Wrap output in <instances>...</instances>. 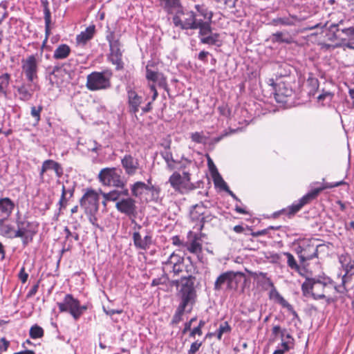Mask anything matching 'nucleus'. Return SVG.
Wrapping results in <instances>:
<instances>
[{
	"label": "nucleus",
	"mask_w": 354,
	"mask_h": 354,
	"mask_svg": "<svg viewBox=\"0 0 354 354\" xmlns=\"http://www.w3.org/2000/svg\"><path fill=\"white\" fill-rule=\"evenodd\" d=\"M180 283L181 288L179 295L181 302L172 318L171 323L173 324H177L182 320V317L186 308L189 307L188 310L190 311L194 302L195 290L191 277H183Z\"/></svg>",
	"instance_id": "f257e3e1"
},
{
	"label": "nucleus",
	"mask_w": 354,
	"mask_h": 354,
	"mask_svg": "<svg viewBox=\"0 0 354 354\" xmlns=\"http://www.w3.org/2000/svg\"><path fill=\"white\" fill-rule=\"evenodd\" d=\"M122 170L116 167H106L102 169L97 178L102 185L123 189L126 186V181L122 176Z\"/></svg>",
	"instance_id": "f03ea898"
},
{
	"label": "nucleus",
	"mask_w": 354,
	"mask_h": 354,
	"mask_svg": "<svg viewBox=\"0 0 354 354\" xmlns=\"http://www.w3.org/2000/svg\"><path fill=\"white\" fill-rule=\"evenodd\" d=\"M112 73L108 70L94 71L86 77V87L91 91L106 90L111 87Z\"/></svg>",
	"instance_id": "7ed1b4c3"
},
{
	"label": "nucleus",
	"mask_w": 354,
	"mask_h": 354,
	"mask_svg": "<svg viewBox=\"0 0 354 354\" xmlns=\"http://www.w3.org/2000/svg\"><path fill=\"white\" fill-rule=\"evenodd\" d=\"M197 15L192 10L185 8L179 10L173 17V22L176 27L182 30H196L202 19H197Z\"/></svg>",
	"instance_id": "20e7f679"
},
{
	"label": "nucleus",
	"mask_w": 354,
	"mask_h": 354,
	"mask_svg": "<svg viewBox=\"0 0 354 354\" xmlns=\"http://www.w3.org/2000/svg\"><path fill=\"white\" fill-rule=\"evenodd\" d=\"M40 55L34 54L27 56L21 60V69L30 83H33L38 78L39 65L41 62Z\"/></svg>",
	"instance_id": "39448f33"
},
{
	"label": "nucleus",
	"mask_w": 354,
	"mask_h": 354,
	"mask_svg": "<svg viewBox=\"0 0 354 354\" xmlns=\"http://www.w3.org/2000/svg\"><path fill=\"white\" fill-rule=\"evenodd\" d=\"M170 185L176 192L181 194L187 193L195 188L191 182L189 171H184L183 174L174 172L169 178Z\"/></svg>",
	"instance_id": "423d86ee"
},
{
	"label": "nucleus",
	"mask_w": 354,
	"mask_h": 354,
	"mask_svg": "<svg viewBox=\"0 0 354 354\" xmlns=\"http://www.w3.org/2000/svg\"><path fill=\"white\" fill-rule=\"evenodd\" d=\"M331 286H327L325 283L315 279L306 278L303 283L301 289L304 295L311 294L316 299H322L325 297V293Z\"/></svg>",
	"instance_id": "0eeeda50"
},
{
	"label": "nucleus",
	"mask_w": 354,
	"mask_h": 354,
	"mask_svg": "<svg viewBox=\"0 0 354 354\" xmlns=\"http://www.w3.org/2000/svg\"><path fill=\"white\" fill-rule=\"evenodd\" d=\"M57 306L60 312L68 311L75 320H77L86 310V306H81L80 301L70 294L65 296L62 302L57 303Z\"/></svg>",
	"instance_id": "6e6552de"
},
{
	"label": "nucleus",
	"mask_w": 354,
	"mask_h": 354,
	"mask_svg": "<svg viewBox=\"0 0 354 354\" xmlns=\"http://www.w3.org/2000/svg\"><path fill=\"white\" fill-rule=\"evenodd\" d=\"M146 78L149 82H152L149 86L153 92L152 100L154 101L158 97V92L156 88L155 84L160 87L165 88L167 86V79L164 75L155 70V66L149 63L146 66Z\"/></svg>",
	"instance_id": "1a4fd4ad"
},
{
	"label": "nucleus",
	"mask_w": 354,
	"mask_h": 354,
	"mask_svg": "<svg viewBox=\"0 0 354 354\" xmlns=\"http://www.w3.org/2000/svg\"><path fill=\"white\" fill-rule=\"evenodd\" d=\"M17 230L14 232V236L21 238L23 243L27 245L32 241V236L36 233V227L32 223L20 218L16 221Z\"/></svg>",
	"instance_id": "9d476101"
},
{
	"label": "nucleus",
	"mask_w": 354,
	"mask_h": 354,
	"mask_svg": "<svg viewBox=\"0 0 354 354\" xmlns=\"http://www.w3.org/2000/svg\"><path fill=\"white\" fill-rule=\"evenodd\" d=\"M344 184H345V182L343 180L336 183H326L322 187L312 190L310 192L304 196L297 203H293L290 207V212L291 214H295L299 211L304 205L309 203L310 201L315 198L321 191L325 189L338 187Z\"/></svg>",
	"instance_id": "9b49d317"
},
{
	"label": "nucleus",
	"mask_w": 354,
	"mask_h": 354,
	"mask_svg": "<svg viewBox=\"0 0 354 354\" xmlns=\"http://www.w3.org/2000/svg\"><path fill=\"white\" fill-rule=\"evenodd\" d=\"M212 22L203 21V20L198 24V37L200 41L204 44L215 45L219 41L220 35L218 33L212 32Z\"/></svg>",
	"instance_id": "f8f14e48"
},
{
	"label": "nucleus",
	"mask_w": 354,
	"mask_h": 354,
	"mask_svg": "<svg viewBox=\"0 0 354 354\" xmlns=\"http://www.w3.org/2000/svg\"><path fill=\"white\" fill-rule=\"evenodd\" d=\"M106 39L109 41L110 48V54L109 59L111 63L116 66L117 69H120L123 67L122 61V52L120 50V44L118 39H115V35L111 32L106 36Z\"/></svg>",
	"instance_id": "ddd939ff"
},
{
	"label": "nucleus",
	"mask_w": 354,
	"mask_h": 354,
	"mask_svg": "<svg viewBox=\"0 0 354 354\" xmlns=\"http://www.w3.org/2000/svg\"><path fill=\"white\" fill-rule=\"evenodd\" d=\"M86 214L97 213L99 208V195L94 190H88L80 201Z\"/></svg>",
	"instance_id": "4468645a"
},
{
	"label": "nucleus",
	"mask_w": 354,
	"mask_h": 354,
	"mask_svg": "<svg viewBox=\"0 0 354 354\" xmlns=\"http://www.w3.org/2000/svg\"><path fill=\"white\" fill-rule=\"evenodd\" d=\"M184 259L180 255L173 252L167 261L163 262V270L165 272H173L174 275L179 274L183 269Z\"/></svg>",
	"instance_id": "2eb2a0df"
},
{
	"label": "nucleus",
	"mask_w": 354,
	"mask_h": 354,
	"mask_svg": "<svg viewBox=\"0 0 354 354\" xmlns=\"http://www.w3.org/2000/svg\"><path fill=\"white\" fill-rule=\"evenodd\" d=\"M115 208L119 212L129 217L135 216L137 213L136 201L129 195L118 201L115 203Z\"/></svg>",
	"instance_id": "dca6fc26"
},
{
	"label": "nucleus",
	"mask_w": 354,
	"mask_h": 354,
	"mask_svg": "<svg viewBox=\"0 0 354 354\" xmlns=\"http://www.w3.org/2000/svg\"><path fill=\"white\" fill-rule=\"evenodd\" d=\"M299 257L301 261L310 260L317 257L318 245L311 241H306L299 246Z\"/></svg>",
	"instance_id": "f3484780"
},
{
	"label": "nucleus",
	"mask_w": 354,
	"mask_h": 354,
	"mask_svg": "<svg viewBox=\"0 0 354 354\" xmlns=\"http://www.w3.org/2000/svg\"><path fill=\"white\" fill-rule=\"evenodd\" d=\"M133 241L137 249L147 250L153 244V238L150 232H147L142 236L140 232L135 231L133 233Z\"/></svg>",
	"instance_id": "a211bd4d"
},
{
	"label": "nucleus",
	"mask_w": 354,
	"mask_h": 354,
	"mask_svg": "<svg viewBox=\"0 0 354 354\" xmlns=\"http://www.w3.org/2000/svg\"><path fill=\"white\" fill-rule=\"evenodd\" d=\"M121 163L126 174L129 176L134 175L139 168V162L138 159L129 154H127L123 157L121 160Z\"/></svg>",
	"instance_id": "6ab92c4d"
},
{
	"label": "nucleus",
	"mask_w": 354,
	"mask_h": 354,
	"mask_svg": "<svg viewBox=\"0 0 354 354\" xmlns=\"http://www.w3.org/2000/svg\"><path fill=\"white\" fill-rule=\"evenodd\" d=\"M14 202L9 198H0V220H8L14 208Z\"/></svg>",
	"instance_id": "aec40b11"
},
{
	"label": "nucleus",
	"mask_w": 354,
	"mask_h": 354,
	"mask_svg": "<svg viewBox=\"0 0 354 354\" xmlns=\"http://www.w3.org/2000/svg\"><path fill=\"white\" fill-rule=\"evenodd\" d=\"M100 147L95 140L92 139H86L84 142L80 140L77 143V149L82 153H87L88 151L97 152Z\"/></svg>",
	"instance_id": "412c9836"
},
{
	"label": "nucleus",
	"mask_w": 354,
	"mask_h": 354,
	"mask_svg": "<svg viewBox=\"0 0 354 354\" xmlns=\"http://www.w3.org/2000/svg\"><path fill=\"white\" fill-rule=\"evenodd\" d=\"M95 32V26L94 25L89 26L84 31L81 32V33L77 36V44L78 45H84L93 37Z\"/></svg>",
	"instance_id": "4be33fe9"
},
{
	"label": "nucleus",
	"mask_w": 354,
	"mask_h": 354,
	"mask_svg": "<svg viewBox=\"0 0 354 354\" xmlns=\"http://www.w3.org/2000/svg\"><path fill=\"white\" fill-rule=\"evenodd\" d=\"M128 99L130 111L134 113H137L142 103V97L136 91L129 90L128 91Z\"/></svg>",
	"instance_id": "5701e85b"
},
{
	"label": "nucleus",
	"mask_w": 354,
	"mask_h": 354,
	"mask_svg": "<svg viewBox=\"0 0 354 354\" xmlns=\"http://www.w3.org/2000/svg\"><path fill=\"white\" fill-rule=\"evenodd\" d=\"M101 194L102 195L103 198L106 201L115 202L116 203L121 199L120 198L121 196H128L129 193L127 189L123 188L122 191L113 189L108 193L101 192Z\"/></svg>",
	"instance_id": "b1692460"
},
{
	"label": "nucleus",
	"mask_w": 354,
	"mask_h": 354,
	"mask_svg": "<svg viewBox=\"0 0 354 354\" xmlns=\"http://www.w3.org/2000/svg\"><path fill=\"white\" fill-rule=\"evenodd\" d=\"M17 92L21 100L28 101L32 97L34 89L32 88L31 83L29 82V84H22L19 86Z\"/></svg>",
	"instance_id": "393cba45"
},
{
	"label": "nucleus",
	"mask_w": 354,
	"mask_h": 354,
	"mask_svg": "<svg viewBox=\"0 0 354 354\" xmlns=\"http://www.w3.org/2000/svg\"><path fill=\"white\" fill-rule=\"evenodd\" d=\"M235 278V274L233 272H226L221 274L214 283V289L220 290L225 283H230Z\"/></svg>",
	"instance_id": "a878e982"
},
{
	"label": "nucleus",
	"mask_w": 354,
	"mask_h": 354,
	"mask_svg": "<svg viewBox=\"0 0 354 354\" xmlns=\"http://www.w3.org/2000/svg\"><path fill=\"white\" fill-rule=\"evenodd\" d=\"M275 98L277 101H283V97L291 96L292 90L288 87L284 83H279L277 88H274Z\"/></svg>",
	"instance_id": "bb28decb"
},
{
	"label": "nucleus",
	"mask_w": 354,
	"mask_h": 354,
	"mask_svg": "<svg viewBox=\"0 0 354 354\" xmlns=\"http://www.w3.org/2000/svg\"><path fill=\"white\" fill-rule=\"evenodd\" d=\"M293 346V339L289 334L281 338V344L278 349L275 350L272 354H283L288 351Z\"/></svg>",
	"instance_id": "cd10ccee"
},
{
	"label": "nucleus",
	"mask_w": 354,
	"mask_h": 354,
	"mask_svg": "<svg viewBox=\"0 0 354 354\" xmlns=\"http://www.w3.org/2000/svg\"><path fill=\"white\" fill-rule=\"evenodd\" d=\"M194 8L198 12L199 16L203 17V21L212 22L213 17V12L209 10L207 7L204 4H196Z\"/></svg>",
	"instance_id": "c85d7f7f"
},
{
	"label": "nucleus",
	"mask_w": 354,
	"mask_h": 354,
	"mask_svg": "<svg viewBox=\"0 0 354 354\" xmlns=\"http://www.w3.org/2000/svg\"><path fill=\"white\" fill-rule=\"evenodd\" d=\"M149 186L141 181H137L131 185V194L135 197H140L145 192H148Z\"/></svg>",
	"instance_id": "c756f323"
},
{
	"label": "nucleus",
	"mask_w": 354,
	"mask_h": 354,
	"mask_svg": "<svg viewBox=\"0 0 354 354\" xmlns=\"http://www.w3.org/2000/svg\"><path fill=\"white\" fill-rule=\"evenodd\" d=\"M71 53V48L66 44H61L57 46L53 53L55 59H63L68 57Z\"/></svg>",
	"instance_id": "7c9ffc66"
},
{
	"label": "nucleus",
	"mask_w": 354,
	"mask_h": 354,
	"mask_svg": "<svg viewBox=\"0 0 354 354\" xmlns=\"http://www.w3.org/2000/svg\"><path fill=\"white\" fill-rule=\"evenodd\" d=\"M44 20H45V32H46V39L41 46V54H42L43 48L45 46V44L48 39V37H49L50 34V12L47 6H45L44 8Z\"/></svg>",
	"instance_id": "2f4dec72"
},
{
	"label": "nucleus",
	"mask_w": 354,
	"mask_h": 354,
	"mask_svg": "<svg viewBox=\"0 0 354 354\" xmlns=\"http://www.w3.org/2000/svg\"><path fill=\"white\" fill-rule=\"evenodd\" d=\"M205 214V206L203 204L195 205L190 212V218L192 221H201V217Z\"/></svg>",
	"instance_id": "473e14b6"
},
{
	"label": "nucleus",
	"mask_w": 354,
	"mask_h": 354,
	"mask_svg": "<svg viewBox=\"0 0 354 354\" xmlns=\"http://www.w3.org/2000/svg\"><path fill=\"white\" fill-rule=\"evenodd\" d=\"M6 221V220H0V234L8 238H16L14 236V232L16 230H14L10 225L5 224Z\"/></svg>",
	"instance_id": "72a5a7b5"
},
{
	"label": "nucleus",
	"mask_w": 354,
	"mask_h": 354,
	"mask_svg": "<svg viewBox=\"0 0 354 354\" xmlns=\"http://www.w3.org/2000/svg\"><path fill=\"white\" fill-rule=\"evenodd\" d=\"M284 255L287 257V264L292 269L297 271L299 274L304 275L301 269L297 264L293 255L289 252H284Z\"/></svg>",
	"instance_id": "f704fd0d"
},
{
	"label": "nucleus",
	"mask_w": 354,
	"mask_h": 354,
	"mask_svg": "<svg viewBox=\"0 0 354 354\" xmlns=\"http://www.w3.org/2000/svg\"><path fill=\"white\" fill-rule=\"evenodd\" d=\"M272 40L276 42H284L290 44L292 41V38L287 33L283 32H277L272 35Z\"/></svg>",
	"instance_id": "c9c22d12"
},
{
	"label": "nucleus",
	"mask_w": 354,
	"mask_h": 354,
	"mask_svg": "<svg viewBox=\"0 0 354 354\" xmlns=\"http://www.w3.org/2000/svg\"><path fill=\"white\" fill-rule=\"evenodd\" d=\"M212 177L214 179V183L216 186L221 187L224 190H227V185L226 183L223 180L221 176L218 174L216 169L215 171H212Z\"/></svg>",
	"instance_id": "e433bc0d"
},
{
	"label": "nucleus",
	"mask_w": 354,
	"mask_h": 354,
	"mask_svg": "<svg viewBox=\"0 0 354 354\" xmlns=\"http://www.w3.org/2000/svg\"><path fill=\"white\" fill-rule=\"evenodd\" d=\"M185 246L192 253L197 254L201 252L202 246L201 244L194 239L189 245L186 244Z\"/></svg>",
	"instance_id": "4c0bfd02"
},
{
	"label": "nucleus",
	"mask_w": 354,
	"mask_h": 354,
	"mask_svg": "<svg viewBox=\"0 0 354 354\" xmlns=\"http://www.w3.org/2000/svg\"><path fill=\"white\" fill-rule=\"evenodd\" d=\"M44 335V330L41 327L34 325L30 329V336L33 339L40 338Z\"/></svg>",
	"instance_id": "58836bf2"
},
{
	"label": "nucleus",
	"mask_w": 354,
	"mask_h": 354,
	"mask_svg": "<svg viewBox=\"0 0 354 354\" xmlns=\"http://www.w3.org/2000/svg\"><path fill=\"white\" fill-rule=\"evenodd\" d=\"M213 218H214V216L212 214L209 209H207L205 207V214H203V217H201V221L198 225V230H201L203 227V224L205 223L211 221L213 219Z\"/></svg>",
	"instance_id": "ea45409f"
},
{
	"label": "nucleus",
	"mask_w": 354,
	"mask_h": 354,
	"mask_svg": "<svg viewBox=\"0 0 354 354\" xmlns=\"http://www.w3.org/2000/svg\"><path fill=\"white\" fill-rule=\"evenodd\" d=\"M148 192H150V194H151V201L158 202L160 200V187H156V186H153V185L149 186Z\"/></svg>",
	"instance_id": "a19ab883"
},
{
	"label": "nucleus",
	"mask_w": 354,
	"mask_h": 354,
	"mask_svg": "<svg viewBox=\"0 0 354 354\" xmlns=\"http://www.w3.org/2000/svg\"><path fill=\"white\" fill-rule=\"evenodd\" d=\"M192 140L196 143H205L206 142V137L203 132H194L190 134Z\"/></svg>",
	"instance_id": "79ce46f5"
},
{
	"label": "nucleus",
	"mask_w": 354,
	"mask_h": 354,
	"mask_svg": "<svg viewBox=\"0 0 354 354\" xmlns=\"http://www.w3.org/2000/svg\"><path fill=\"white\" fill-rule=\"evenodd\" d=\"M231 330V328L230 326H229V324H227V322H223V324H221L218 328V329L217 330V338L218 339H221V337H222V335L224 334V333H230Z\"/></svg>",
	"instance_id": "37998d69"
},
{
	"label": "nucleus",
	"mask_w": 354,
	"mask_h": 354,
	"mask_svg": "<svg viewBox=\"0 0 354 354\" xmlns=\"http://www.w3.org/2000/svg\"><path fill=\"white\" fill-rule=\"evenodd\" d=\"M160 4L165 8H171L177 7L180 3V0H159Z\"/></svg>",
	"instance_id": "c03bdc74"
},
{
	"label": "nucleus",
	"mask_w": 354,
	"mask_h": 354,
	"mask_svg": "<svg viewBox=\"0 0 354 354\" xmlns=\"http://www.w3.org/2000/svg\"><path fill=\"white\" fill-rule=\"evenodd\" d=\"M272 333L274 337L281 335V338L286 335V330H282L279 326H274L272 329Z\"/></svg>",
	"instance_id": "a18cd8bd"
},
{
	"label": "nucleus",
	"mask_w": 354,
	"mask_h": 354,
	"mask_svg": "<svg viewBox=\"0 0 354 354\" xmlns=\"http://www.w3.org/2000/svg\"><path fill=\"white\" fill-rule=\"evenodd\" d=\"M41 110L42 108L41 106H39L38 108L32 106L31 108V115L35 118L37 122H38L40 120V113Z\"/></svg>",
	"instance_id": "49530a36"
},
{
	"label": "nucleus",
	"mask_w": 354,
	"mask_h": 354,
	"mask_svg": "<svg viewBox=\"0 0 354 354\" xmlns=\"http://www.w3.org/2000/svg\"><path fill=\"white\" fill-rule=\"evenodd\" d=\"M277 228L278 227H274L272 226H270L269 227H268L266 229L252 232V236H254V237H257V236H259L266 235V234H268V231L270 229H277Z\"/></svg>",
	"instance_id": "de8ad7c7"
},
{
	"label": "nucleus",
	"mask_w": 354,
	"mask_h": 354,
	"mask_svg": "<svg viewBox=\"0 0 354 354\" xmlns=\"http://www.w3.org/2000/svg\"><path fill=\"white\" fill-rule=\"evenodd\" d=\"M66 191L65 189V187L63 186L62 187V190L61 198H60V200L59 201V205L60 206V209L62 208V207H65L66 205Z\"/></svg>",
	"instance_id": "09e8293b"
},
{
	"label": "nucleus",
	"mask_w": 354,
	"mask_h": 354,
	"mask_svg": "<svg viewBox=\"0 0 354 354\" xmlns=\"http://www.w3.org/2000/svg\"><path fill=\"white\" fill-rule=\"evenodd\" d=\"M48 162H55V161L53 160H45L43 162V165H42V167H41V171H40V176L41 177L43 176L44 173L46 172L47 170L52 169V165L51 164L46 165Z\"/></svg>",
	"instance_id": "8fccbe9b"
},
{
	"label": "nucleus",
	"mask_w": 354,
	"mask_h": 354,
	"mask_svg": "<svg viewBox=\"0 0 354 354\" xmlns=\"http://www.w3.org/2000/svg\"><path fill=\"white\" fill-rule=\"evenodd\" d=\"M62 73V71H61L58 68L53 69V72L50 73V74L49 75V80L52 84H54L55 83L58 84V82L54 81L53 77H56L58 75L61 74Z\"/></svg>",
	"instance_id": "3c124183"
},
{
	"label": "nucleus",
	"mask_w": 354,
	"mask_h": 354,
	"mask_svg": "<svg viewBox=\"0 0 354 354\" xmlns=\"http://www.w3.org/2000/svg\"><path fill=\"white\" fill-rule=\"evenodd\" d=\"M48 164L52 165V169H53L55 171V173L57 174V175L58 176H59L62 174L61 167L57 162H56L55 161V162H48L46 165H48Z\"/></svg>",
	"instance_id": "603ef678"
},
{
	"label": "nucleus",
	"mask_w": 354,
	"mask_h": 354,
	"mask_svg": "<svg viewBox=\"0 0 354 354\" xmlns=\"http://www.w3.org/2000/svg\"><path fill=\"white\" fill-rule=\"evenodd\" d=\"M28 277V274L26 272L24 267H22L19 273V278L22 283H26Z\"/></svg>",
	"instance_id": "864d4df0"
},
{
	"label": "nucleus",
	"mask_w": 354,
	"mask_h": 354,
	"mask_svg": "<svg viewBox=\"0 0 354 354\" xmlns=\"http://www.w3.org/2000/svg\"><path fill=\"white\" fill-rule=\"evenodd\" d=\"M9 346V342L5 338L0 339V353L6 352Z\"/></svg>",
	"instance_id": "5fc2aeb1"
},
{
	"label": "nucleus",
	"mask_w": 354,
	"mask_h": 354,
	"mask_svg": "<svg viewBox=\"0 0 354 354\" xmlns=\"http://www.w3.org/2000/svg\"><path fill=\"white\" fill-rule=\"evenodd\" d=\"M342 32L348 36L351 39H354V27L344 28Z\"/></svg>",
	"instance_id": "6e6d98bb"
},
{
	"label": "nucleus",
	"mask_w": 354,
	"mask_h": 354,
	"mask_svg": "<svg viewBox=\"0 0 354 354\" xmlns=\"http://www.w3.org/2000/svg\"><path fill=\"white\" fill-rule=\"evenodd\" d=\"M277 24H280L285 26H292L293 25L292 21H291L288 18H279L275 20Z\"/></svg>",
	"instance_id": "4d7b16f0"
},
{
	"label": "nucleus",
	"mask_w": 354,
	"mask_h": 354,
	"mask_svg": "<svg viewBox=\"0 0 354 354\" xmlns=\"http://www.w3.org/2000/svg\"><path fill=\"white\" fill-rule=\"evenodd\" d=\"M201 346V342L196 341V342H193L191 345V347L189 349V353H195L196 352H197L198 351Z\"/></svg>",
	"instance_id": "13d9d810"
},
{
	"label": "nucleus",
	"mask_w": 354,
	"mask_h": 354,
	"mask_svg": "<svg viewBox=\"0 0 354 354\" xmlns=\"http://www.w3.org/2000/svg\"><path fill=\"white\" fill-rule=\"evenodd\" d=\"M196 335H198V336L202 335V330H201V328H200L198 327H195L194 328H193L191 330L190 334H189V336L191 337H194V338H195V337Z\"/></svg>",
	"instance_id": "bf43d9fd"
},
{
	"label": "nucleus",
	"mask_w": 354,
	"mask_h": 354,
	"mask_svg": "<svg viewBox=\"0 0 354 354\" xmlns=\"http://www.w3.org/2000/svg\"><path fill=\"white\" fill-rule=\"evenodd\" d=\"M95 214L96 213L87 214L88 215V220H89L90 223L95 227H99V225L97 223V219L95 216Z\"/></svg>",
	"instance_id": "052dcab7"
},
{
	"label": "nucleus",
	"mask_w": 354,
	"mask_h": 354,
	"mask_svg": "<svg viewBox=\"0 0 354 354\" xmlns=\"http://www.w3.org/2000/svg\"><path fill=\"white\" fill-rule=\"evenodd\" d=\"M64 232L66 233V237L68 239L70 236L73 237L76 241L79 239V236L77 233L72 234L68 227H65Z\"/></svg>",
	"instance_id": "680f3d73"
},
{
	"label": "nucleus",
	"mask_w": 354,
	"mask_h": 354,
	"mask_svg": "<svg viewBox=\"0 0 354 354\" xmlns=\"http://www.w3.org/2000/svg\"><path fill=\"white\" fill-rule=\"evenodd\" d=\"M10 75L8 73H4L1 77L0 79H2L1 84H5L6 86L9 84Z\"/></svg>",
	"instance_id": "e2e57ef3"
},
{
	"label": "nucleus",
	"mask_w": 354,
	"mask_h": 354,
	"mask_svg": "<svg viewBox=\"0 0 354 354\" xmlns=\"http://www.w3.org/2000/svg\"><path fill=\"white\" fill-rule=\"evenodd\" d=\"M38 288H39V285L38 284H35L34 285L31 289L30 290V291L28 292V295H27V297H32L33 295H35L36 294V292H37L38 290Z\"/></svg>",
	"instance_id": "0e129e2a"
},
{
	"label": "nucleus",
	"mask_w": 354,
	"mask_h": 354,
	"mask_svg": "<svg viewBox=\"0 0 354 354\" xmlns=\"http://www.w3.org/2000/svg\"><path fill=\"white\" fill-rule=\"evenodd\" d=\"M283 306L288 308V309H291L292 306L288 304L287 301H286L283 297H279L277 300Z\"/></svg>",
	"instance_id": "69168bd1"
},
{
	"label": "nucleus",
	"mask_w": 354,
	"mask_h": 354,
	"mask_svg": "<svg viewBox=\"0 0 354 354\" xmlns=\"http://www.w3.org/2000/svg\"><path fill=\"white\" fill-rule=\"evenodd\" d=\"M171 240H172V243L174 245H184L183 244V243L181 242L180 238L178 236H173Z\"/></svg>",
	"instance_id": "338daca9"
},
{
	"label": "nucleus",
	"mask_w": 354,
	"mask_h": 354,
	"mask_svg": "<svg viewBox=\"0 0 354 354\" xmlns=\"http://www.w3.org/2000/svg\"><path fill=\"white\" fill-rule=\"evenodd\" d=\"M209 55L208 52L206 51H201L198 54V59L201 61L205 62L207 56Z\"/></svg>",
	"instance_id": "774afa93"
}]
</instances>
